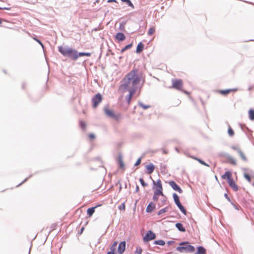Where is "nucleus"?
<instances>
[{"instance_id":"obj_1","label":"nucleus","mask_w":254,"mask_h":254,"mask_svg":"<svg viewBox=\"0 0 254 254\" xmlns=\"http://www.w3.org/2000/svg\"><path fill=\"white\" fill-rule=\"evenodd\" d=\"M138 70L137 68H133L127 73L122 80L123 82L120 85V89H123V91H129V94L126 97L127 102L128 104L130 103L131 99L137 90L136 85L141 80V76L138 73Z\"/></svg>"},{"instance_id":"obj_2","label":"nucleus","mask_w":254,"mask_h":254,"mask_svg":"<svg viewBox=\"0 0 254 254\" xmlns=\"http://www.w3.org/2000/svg\"><path fill=\"white\" fill-rule=\"evenodd\" d=\"M58 51L64 57L74 61H76V50L67 46H60L58 47Z\"/></svg>"},{"instance_id":"obj_3","label":"nucleus","mask_w":254,"mask_h":254,"mask_svg":"<svg viewBox=\"0 0 254 254\" xmlns=\"http://www.w3.org/2000/svg\"><path fill=\"white\" fill-rule=\"evenodd\" d=\"M221 177L222 179L226 180L229 186L233 191H237L239 190V187L235 182L232 177V172L231 170L226 171L225 173L221 175Z\"/></svg>"},{"instance_id":"obj_4","label":"nucleus","mask_w":254,"mask_h":254,"mask_svg":"<svg viewBox=\"0 0 254 254\" xmlns=\"http://www.w3.org/2000/svg\"><path fill=\"white\" fill-rule=\"evenodd\" d=\"M176 250L182 253H193L195 252L194 246L190 245L188 242H182L180 243V246L176 248Z\"/></svg>"},{"instance_id":"obj_5","label":"nucleus","mask_w":254,"mask_h":254,"mask_svg":"<svg viewBox=\"0 0 254 254\" xmlns=\"http://www.w3.org/2000/svg\"><path fill=\"white\" fill-rule=\"evenodd\" d=\"M218 156L221 158L226 159L225 160H222V162L223 163H228L233 166H236L237 165L236 159L226 152L222 151L218 153Z\"/></svg>"},{"instance_id":"obj_6","label":"nucleus","mask_w":254,"mask_h":254,"mask_svg":"<svg viewBox=\"0 0 254 254\" xmlns=\"http://www.w3.org/2000/svg\"><path fill=\"white\" fill-rule=\"evenodd\" d=\"M105 114L108 117L114 119L116 121H119L123 118L121 114H116L112 110L109 109L107 106L104 108Z\"/></svg>"},{"instance_id":"obj_7","label":"nucleus","mask_w":254,"mask_h":254,"mask_svg":"<svg viewBox=\"0 0 254 254\" xmlns=\"http://www.w3.org/2000/svg\"><path fill=\"white\" fill-rule=\"evenodd\" d=\"M173 198L175 203L178 206L180 210L184 214L187 215V211L185 207L182 205L180 201V198L176 193H173Z\"/></svg>"},{"instance_id":"obj_8","label":"nucleus","mask_w":254,"mask_h":254,"mask_svg":"<svg viewBox=\"0 0 254 254\" xmlns=\"http://www.w3.org/2000/svg\"><path fill=\"white\" fill-rule=\"evenodd\" d=\"M102 95L100 93L96 94L92 98V107L93 108H97L99 104L102 102Z\"/></svg>"},{"instance_id":"obj_9","label":"nucleus","mask_w":254,"mask_h":254,"mask_svg":"<svg viewBox=\"0 0 254 254\" xmlns=\"http://www.w3.org/2000/svg\"><path fill=\"white\" fill-rule=\"evenodd\" d=\"M156 238V234L152 231L148 230L145 236L143 237V241L145 243H147L148 242L155 239Z\"/></svg>"},{"instance_id":"obj_10","label":"nucleus","mask_w":254,"mask_h":254,"mask_svg":"<svg viewBox=\"0 0 254 254\" xmlns=\"http://www.w3.org/2000/svg\"><path fill=\"white\" fill-rule=\"evenodd\" d=\"M183 86V81L181 79L172 80V87L179 90H181Z\"/></svg>"},{"instance_id":"obj_11","label":"nucleus","mask_w":254,"mask_h":254,"mask_svg":"<svg viewBox=\"0 0 254 254\" xmlns=\"http://www.w3.org/2000/svg\"><path fill=\"white\" fill-rule=\"evenodd\" d=\"M170 186L175 190L181 193L183 192V190L174 181H170L169 182Z\"/></svg>"},{"instance_id":"obj_12","label":"nucleus","mask_w":254,"mask_h":254,"mask_svg":"<svg viewBox=\"0 0 254 254\" xmlns=\"http://www.w3.org/2000/svg\"><path fill=\"white\" fill-rule=\"evenodd\" d=\"M152 181L153 185L155 186V191H159V192L160 193H163V188L161 180L160 179H158L156 183L154 180Z\"/></svg>"},{"instance_id":"obj_13","label":"nucleus","mask_w":254,"mask_h":254,"mask_svg":"<svg viewBox=\"0 0 254 254\" xmlns=\"http://www.w3.org/2000/svg\"><path fill=\"white\" fill-rule=\"evenodd\" d=\"M126 241H122L121 242L118 246V253L119 254H122L124 253L126 250Z\"/></svg>"},{"instance_id":"obj_14","label":"nucleus","mask_w":254,"mask_h":254,"mask_svg":"<svg viewBox=\"0 0 254 254\" xmlns=\"http://www.w3.org/2000/svg\"><path fill=\"white\" fill-rule=\"evenodd\" d=\"M146 172L148 174H151L155 170V166L152 163H150L145 166Z\"/></svg>"},{"instance_id":"obj_15","label":"nucleus","mask_w":254,"mask_h":254,"mask_svg":"<svg viewBox=\"0 0 254 254\" xmlns=\"http://www.w3.org/2000/svg\"><path fill=\"white\" fill-rule=\"evenodd\" d=\"M115 38L119 42H122L126 39V36L122 32H118L115 35Z\"/></svg>"},{"instance_id":"obj_16","label":"nucleus","mask_w":254,"mask_h":254,"mask_svg":"<svg viewBox=\"0 0 254 254\" xmlns=\"http://www.w3.org/2000/svg\"><path fill=\"white\" fill-rule=\"evenodd\" d=\"M156 208L155 204L153 202L149 203L146 208L147 213H151Z\"/></svg>"},{"instance_id":"obj_17","label":"nucleus","mask_w":254,"mask_h":254,"mask_svg":"<svg viewBox=\"0 0 254 254\" xmlns=\"http://www.w3.org/2000/svg\"><path fill=\"white\" fill-rule=\"evenodd\" d=\"M101 206V204H98L93 207H89L87 210V214L89 217H91L94 213L95 212V209Z\"/></svg>"},{"instance_id":"obj_18","label":"nucleus","mask_w":254,"mask_h":254,"mask_svg":"<svg viewBox=\"0 0 254 254\" xmlns=\"http://www.w3.org/2000/svg\"><path fill=\"white\" fill-rule=\"evenodd\" d=\"M118 163L119 165V167L121 169H125V164L123 160V157L121 154H119L117 160Z\"/></svg>"},{"instance_id":"obj_19","label":"nucleus","mask_w":254,"mask_h":254,"mask_svg":"<svg viewBox=\"0 0 254 254\" xmlns=\"http://www.w3.org/2000/svg\"><path fill=\"white\" fill-rule=\"evenodd\" d=\"M206 250L202 246H198L196 248V251L194 252L195 254H205Z\"/></svg>"},{"instance_id":"obj_20","label":"nucleus","mask_w":254,"mask_h":254,"mask_svg":"<svg viewBox=\"0 0 254 254\" xmlns=\"http://www.w3.org/2000/svg\"><path fill=\"white\" fill-rule=\"evenodd\" d=\"M175 226L177 229L181 232H185L186 231L185 228L183 226V224L181 222H177Z\"/></svg>"},{"instance_id":"obj_21","label":"nucleus","mask_w":254,"mask_h":254,"mask_svg":"<svg viewBox=\"0 0 254 254\" xmlns=\"http://www.w3.org/2000/svg\"><path fill=\"white\" fill-rule=\"evenodd\" d=\"M217 92L225 97L227 96L230 93V90L229 88L218 90Z\"/></svg>"},{"instance_id":"obj_22","label":"nucleus","mask_w":254,"mask_h":254,"mask_svg":"<svg viewBox=\"0 0 254 254\" xmlns=\"http://www.w3.org/2000/svg\"><path fill=\"white\" fill-rule=\"evenodd\" d=\"M144 47V44L141 42H140L137 45L136 53L138 54L140 53L143 51Z\"/></svg>"},{"instance_id":"obj_23","label":"nucleus","mask_w":254,"mask_h":254,"mask_svg":"<svg viewBox=\"0 0 254 254\" xmlns=\"http://www.w3.org/2000/svg\"><path fill=\"white\" fill-rule=\"evenodd\" d=\"M91 54L89 52H78L77 50V54H76V60L78 59L79 57H83V56H87L90 57Z\"/></svg>"},{"instance_id":"obj_24","label":"nucleus","mask_w":254,"mask_h":254,"mask_svg":"<svg viewBox=\"0 0 254 254\" xmlns=\"http://www.w3.org/2000/svg\"><path fill=\"white\" fill-rule=\"evenodd\" d=\"M253 202L252 201H249L244 199L243 201V204L245 207L252 209Z\"/></svg>"},{"instance_id":"obj_25","label":"nucleus","mask_w":254,"mask_h":254,"mask_svg":"<svg viewBox=\"0 0 254 254\" xmlns=\"http://www.w3.org/2000/svg\"><path fill=\"white\" fill-rule=\"evenodd\" d=\"M248 117L250 121H254V109L250 108L248 111Z\"/></svg>"},{"instance_id":"obj_26","label":"nucleus","mask_w":254,"mask_h":254,"mask_svg":"<svg viewBox=\"0 0 254 254\" xmlns=\"http://www.w3.org/2000/svg\"><path fill=\"white\" fill-rule=\"evenodd\" d=\"M159 195H161L162 196H164V194L163 193H160L159 192V191H154V194H153V196L152 197V199L154 201H157L158 200V196Z\"/></svg>"},{"instance_id":"obj_27","label":"nucleus","mask_w":254,"mask_h":254,"mask_svg":"<svg viewBox=\"0 0 254 254\" xmlns=\"http://www.w3.org/2000/svg\"><path fill=\"white\" fill-rule=\"evenodd\" d=\"M228 134L229 136L233 137L235 134L234 130L231 127L229 124H228V128L227 130Z\"/></svg>"},{"instance_id":"obj_28","label":"nucleus","mask_w":254,"mask_h":254,"mask_svg":"<svg viewBox=\"0 0 254 254\" xmlns=\"http://www.w3.org/2000/svg\"><path fill=\"white\" fill-rule=\"evenodd\" d=\"M122 2L126 3L128 6L134 8V6L130 0H121Z\"/></svg>"},{"instance_id":"obj_29","label":"nucleus","mask_w":254,"mask_h":254,"mask_svg":"<svg viewBox=\"0 0 254 254\" xmlns=\"http://www.w3.org/2000/svg\"><path fill=\"white\" fill-rule=\"evenodd\" d=\"M154 245H158L160 246H164L165 244V242L163 240H158L154 241Z\"/></svg>"},{"instance_id":"obj_30","label":"nucleus","mask_w":254,"mask_h":254,"mask_svg":"<svg viewBox=\"0 0 254 254\" xmlns=\"http://www.w3.org/2000/svg\"><path fill=\"white\" fill-rule=\"evenodd\" d=\"M132 46V43H130L127 45H126L125 47H124L121 50V53L123 54L125 51L126 50H127L129 49H130Z\"/></svg>"},{"instance_id":"obj_31","label":"nucleus","mask_w":254,"mask_h":254,"mask_svg":"<svg viewBox=\"0 0 254 254\" xmlns=\"http://www.w3.org/2000/svg\"><path fill=\"white\" fill-rule=\"evenodd\" d=\"M118 244V242L115 241L111 247H110V251L109 252H112V253H116V248Z\"/></svg>"},{"instance_id":"obj_32","label":"nucleus","mask_w":254,"mask_h":254,"mask_svg":"<svg viewBox=\"0 0 254 254\" xmlns=\"http://www.w3.org/2000/svg\"><path fill=\"white\" fill-rule=\"evenodd\" d=\"M238 153L239 154V155L241 157V158L244 161H248V159H247V157H246V156L245 155V154H244V153L243 152V151L241 150H238Z\"/></svg>"},{"instance_id":"obj_33","label":"nucleus","mask_w":254,"mask_h":254,"mask_svg":"<svg viewBox=\"0 0 254 254\" xmlns=\"http://www.w3.org/2000/svg\"><path fill=\"white\" fill-rule=\"evenodd\" d=\"M168 208L169 207L168 206H167L165 208H163L161 209H160L158 212H157V215H161V214H162L163 213H164L165 212H166L168 210Z\"/></svg>"},{"instance_id":"obj_34","label":"nucleus","mask_w":254,"mask_h":254,"mask_svg":"<svg viewBox=\"0 0 254 254\" xmlns=\"http://www.w3.org/2000/svg\"><path fill=\"white\" fill-rule=\"evenodd\" d=\"M138 105H139L140 107L142 108H143V109H144V110H146V109H148V108H150V105H145V104H143V103H142L141 102H140V101H139V102H138Z\"/></svg>"},{"instance_id":"obj_35","label":"nucleus","mask_w":254,"mask_h":254,"mask_svg":"<svg viewBox=\"0 0 254 254\" xmlns=\"http://www.w3.org/2000/svg\"><path fill=\"white\" fill-rule=\"evenodd\" d=\"M79 126L82 130H84L86 128V125L84 121H80Z\"/></svg>"},{"instance_id":"obj_36","label":"nucleus","mask_w":254,"mask_h":254,"mask_svg":"<svg viewBox=\"0 0 254 254\" xmlns=\"http://www.w3.org/2000/svg\"><path fill=\"white\" fill-rule=\"evenodd\" d=\"M126 24V22H125V21H123L121 23H120V26H119V29L121 31L125 30Z\"/></svg>"},{"instance_id":"obj_37","label":"nucleus","mask_w":254,"mask_h":254,"mask_svg":"<svg viewBox=\"0 0 254 254\" xmlns=\"http://www.w3.org/2000/svg\"><path fill=\"white\" fill-rule=\"evenodd\" d=\"M142 252V249L140 247H137L134 252L135 254H141Z\"/></svg>"},{"instance_id":"obj_38","label":"nucleus","mask_w":254,"mask_h":254,"mask_svg":"<svg viewBox=\"0 0 254 254\" xmlns=\"http://www.w3.org/2000/svg\"><path fill=\"white\" fill-rule=\"evenodd\" d=\"M139 181L142 187H145L147 186V185H148L147 183H145V181H144V180L142 178H139Z\"/></svg>"},{"instance_id":"obj_39","label":"nucleus","mask_w":254,"mask_h":254,"mask_svg":"<svg viewBox=\"0 0 254 254\" xmlns=\"http://www.w3.org/2000/svg\"><path fill=\"white\" fill-rule=\"evenodd\" d=\"M155 28L153 27H152L151 28H150V29H149L148 31V33H147V34L149 36L152 35L154 32H155Z\"/></svg>"},{"instance_id":"obj_40","label":"nucleus","mask_w":254,"mask_h":254,"mask_svg":"<svg viewBox=\"0 0 254 254\" xmlns=\"http://www.w3.org/2000/svg\"><path fill=\"white\" fill-rule=\"evenodd\" d=\"M34 40L35 41H36V42H37L41 46V47H42V48L44 49V44H43V43L41 42V40H40L38 38H37V37H34Z\"/></svg>"},{"instance_id":"obj_41","label":"nucleus","mask_w":254,"mask_h":254,"mask_svg":"<svg viewBox=\"0 0 254 254\" xmlns=\"http://www.w3.org/2000/svg\"><path fill=\"white\" fill-rule=\"evenodd\" d=\"M231 205L234 207V208L237 210H239L240 209V206L238 205L235 204L233 201H231L230 202Z\"/></svg>"},{"instance_id":"obj_42","label":"nucleus","mask_w":254,"mask_h":254,"mask_svg":"<svg viewBox=\"0 0 254 254\" xmlns=\"http://www.w3.org/2000/svg\"><path fill=\"white\" fill-rule=\"evenodd\" d=\"M244 177L248 182H250L251 180V178L249 174L247 173H245L244 174Z\"/></svg>"},{"instance_id":"obj_43","label":"nucleus","mask_w":254,"mask_h":254,"mask_svg":"<svg viewBox=\"0 0 254 254\" xmlns=\"http://www.w3.org/2000/svg\"><path fill=\"white\" fill-rule=\"evenodd\" d=\"M195 160H197L200 164L204 165V166H206V162H205L204 161L200 159H199V158H194Z\"/></svg>"},{"instance_id":"obj_44","label":"nucleus","mask_w":254,"mask_h":254,"mask_svg":"<svg viewBox=\"0 0 254 254\" xmlns=\"http://www.w3.org/2000/svg\"><path fill=\"white\" fill-rule=\"evenodd\" d=\"M126 208L125 202L122 203L119 206V209L120 210H125Z\"/></svg>"},{"instance_id":"obj_45","label":"nucleus","mask_w":254,"mask_h":254,"mask_svg":"<svg viewBox=\"0 0 254 254\" xmlns=\"http://www.w3.org/2000/svg\"><path fill=\"white\" fill-rule=\"evenodd\" d=\"M141 158H138L137 160H136V162L135 163L134 166H137L139 165L141 163Z\"/></svg>"},{"instance_id":"obj_46","label":"nucleus","mask_w":254,"mask_h":254,"mask_svg":"<svg viewBox=\"0 0 254 254\" xmlns=\"http://www.w3.org/2000/svg\"><path fill=\"white\" fill-rule=\"evenodd\" d=\"M224 196L229 202H230L232 201L227 193H225L224 194Z\"/></svg>"},{"instance_id":"obj_47","label":"nucleus","mask_w":254,"mask_h":254,"mask_svg":"<svg viewBox=\"0 0 254 254\" xmlns=\"http://www.w3.org/2000/svg\"><path fill=\"white\" fill-rule=\"evenodd\" d=\"M32 175H30L28 177L26 178V179H25L21 183H20L19 185H18L16 187H19L20 186V185H21L23 183H25V182H26L28 179L31 177H32Z\"/></svg>"},{"instance_id":"obj_48","label":"nucleus","mask_w":254,"mask_h":254,"mask_svg":"<svg viewBox=\"0 0 254 254\" xmlns=\"http://www.w3.org/2000/svg\"><path fill=\"white\" fill-rule=\"evenodd\" d=\"M231 148L232 149L236 150L237 152H238V150H241V149L238 146L235 145L231 146Z\"/></svg>"},{"instance_id":"obj_49","label":"nucleus","mask_w":254,"mask_h":254,"mask_svg":"<svg viewBox=\"0 0 254 254\" xmlns=\"http://www.w3.org/2000/svg\"><path fill=\"white\" fill-rule=\"evenodd\" d=\"M230 90V93L231 92H236L238 91L239 89L238 88H229Z\"/></svg>"},{"instance_id":"obj_50","label":"nucleus","mask_w":254,"mask_h":254,"mask_svg":"<svg viewBox=\"0 0 254 254\" xmlns=\"http://www.w3.org/2000/svg\"><path fill=\"white\" fill-rule=\"evenodd\" d=\"M11 9V8L10 7H0V10H9Z\"/></svg>"},{"instance_id":"obj_51","label":"nucleus","mask_w":254,"mask_h":254,"mask_svg":"<svg viewBox=\"0 0 254 254\" xmlns=\"http://www.w3.org/2000/svg\"><path fill=\"white\" fill-rule=\"evenodd\" d=\"M89 137L91 139H93L95 138V135L93 133H90L89 134Z\"/></svg>"},{"instance_id":"obj_52","label":"nucleus","mask_w":254,"mask_h":254,"mask_svg":"<svg viewBox=\"0 0 254 254\" xmlns=\"http://www.w3.org/2000/svg\"><path fill=\"white\" fill-rule=\"evenodd\" d=\"M164 198H163V199L161 200V202H162V203H163V204H164H164H166V203L167 199H166V197H165V195H164Z\"/></svg>"},{"instance_id":"obj_53","label":"nucleus","mask_w":254,"mask_h":254,"mask_svg":"<svg viewBox=\"0 0 254 254\" xmlns=\"http://www.w3.org/2000/svg\"><path fill=\"white\" fill-rule=\"evenodd\" d=\"M118 184H120V187H119V191H120L122 190V187L121 184H120V181L119 180L118 182L116 183V185H117Z\"/></svg>"},{"instance_id":"obj_54","label":"nucleus","mask_w":254,"mask_h":254,"mask_svg":"<svg viewBox=\"0 0 254 254\" xmlns=\"http://www.w3.org/2000/svg\"><path fill=\"white\" fill-rule=\"evenodd\" d=\"M174 243V241H169L167 242L168 246H171Z\"/></svg>"},{"instance_id":"obj_55","label":"nucleus","mask_w":254,"mask_h":254,"mask_svg":"<svg viewBox=\"0 0 254 254\" xmlns=\"http://www.w3.org/2000/svg\"><path fill=\"white\" fill-rule=\"evenodd\" d=\"M107 2H108V3H111V2L118 3L117 0H108Z\"/></svg>"},{"instance_id":"obj_56","label":"nucleus","mask_w":254,"mask_h":254,"mask_svg":"<svg viewBox=\"0 0 254 254\" xmlns=\"http://www.w3.org/2000/svg\"><path fill=\"white\" fill-rule=\"evenodd\" d=\"M139 186L138 185H136V188H135V192H137L139 191Z\"/></svg>"},{"instance_id":"obj_57","label":"nucleus","mask_w":254,"mask_h":254,"mask_svg":"<svg viewBox=\"0 0 254 254\" xmlns=\"http://www.w3.org/2000/svg\"><path fill=\"white\" fill-rule=\"evenodd\" d=\"M248 137L249 138V139L251 140H252V139H254V138L252 135H248Z\"/></svg>"},{"instance_id":"obj_58","label":"nucleus","mask_w":254,"mask_h":254,"mask_svg":"<svg viewBox=\"0 0 254 254\" xmlns=\"http://www.w3.org/2000/svg\"><path fill=\"white\" fill-rule=\"evenodd\" d=\"M84 229V228L83 227H82L81 228V229H80V231L78 232V233H79V234H81L82 233V232L83 231Z\"/></svg>"},{"instance_id":"obj_59","label":"nucleus","mask_w":254,"mask_h":254,"mask_svg":"<svg viewBox=\"0 0 254 254\" xmlns=\"http://www.w3.org/2000/svg\"><path fill=\"white\" fill-rule=\"evenodd\" d=\"M250 41H254V39H249V40H246L244 42H248Z\"/></svg>"},{"instance_id":"obj_60","label":"nucleus","mask_w":254,"mask_h":254,"mask_svg":"<svg viewBox=\"0 0 254 254\" xmlns=\"http://www.w3.org/2000/svg\"><path fill=\"white\" fill-rule=\"evenodd\" d=\"M163 205H164V204H163V203L161 204L160 202H159V203H158V207H161V206H163Z\"/></svg>"},{"instance_id":"obj_61","label":"nucleus","mask_w":254,"mask_h":254,"mask_svg":"<svg viewBox=\"0 0 254 254\" xmlns=\"http://www.w3.org/2000/svg\"><path fill=\"white\" fill-rule=\"evenodd\" d=\"M107 254H115V253H112V252H108Z\"/></svg>"},{"instance_id":"obj_62","label":"nucleus","mask_w":254,"mask_h":254,"mask_svg":"<svg viewBox=\"0 0 254 254\" xmlns=\"http://www.w3.org/2000/svg\"><path fill=\"white\" fill-rule=\"evenodd\" d=\"M239 125H240V127H241V128L242 130H244V128H243V127H242V125H242V124L240 123V124H239Z\"/></svg>"},{"instance_id":"obj_63","label":"nucleus","mask_w":254,"mask_h":254,"mask_svg":"<svg viewBox=\"0 0 254 254\" xmlns=\"http://www.w3.org/2000/svg\"><path fill=\"white\" fill-rule=\"evenodd\" d=\"M25 86V83H22V87L23 89H24Z\"/></svg>"},{"instance_id":"obj_64","label":"nucleus","mask_w":254,"mask_h":254,"mask_svg":"<svg viewBox=\"0 0 254 254\" xmlns=\"http://www.w3.org/2000/svg\"><path fill=\"white\" fill-rule=\"evenodd\" d=\"M252 88H253V87L250 86L248 88V90L250 91V90H251L252 89Z\"/></svg>"}]
</instances>
